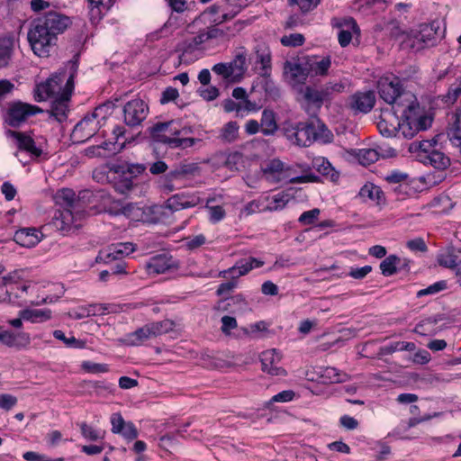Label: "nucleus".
Returning <instances> with one entry per match:
<instances>
[{"label": "nucleus", "instance_id": "46", "mask_svg": "<svg viewBox=\"0 0 461 461\" xmlns=\"http://www.w3.org/2000/svg\"><path fill=\"white\" fill-rule=\"evenodd\" d=\"M359 195L364 198H368L377 204L384 201V195L380 187L374 185H365L359 192Z\"/></svg>", "mask_w": 461, "mask_h": 461}, {"label": "nucleus", "instance_id": "56", "mask_svg": "<svg viewBox=\"0 0 461 461\" xmlns=\"http://www.w3.org/2000/svg\"><path fill=\"white\" fill-rule=\"evenodd\" d=\"M206 242V237L203 234H198L193 237H187L184 240V246L188 250H194L202 247Z\"/></svg>", "mask_w": 461, "mask_h": 461}, {"label": "nucleus", "instance_id": "48", "mask_svg": "<svg viewBox=\"0 0 461 461\" xmlns=\"http://www.w3.org/2000/svg\"><path fill=\"white\" fill-rule=\"evenodd\" d=\"M90 3V15L92 19L99 20L104 11L112 5V0H88Z\"/></svg>", "mask_w": 461, "mask_h": 461}, {"label": "nucleus", "instance_id": "7", "mask_svg": "<svg viewBox=\"0 0 461 461\" xmlns=\"http://www.w3.org/2000/svg\"><path fill=\"white\" fill-rule=\"evenodd\" d=\"M377 91L381 99L389 104H393L394 111L406 104L402 97L408 93L402 91L400 79L393 75L380 77L377 82Z\"/></svg>", "mask_w": 461, "mask_h": 461}, {"label": "nucleus", "instance_id": "49", "mask_svg": "<svg viewBox=\"0 0 461 461\" xmlns=\"http://www.w3.org/2000/svg\"><path fill=\"white\" fill-rule=\"evenodd\" d=\"M90 316L104 315L118 312V305L109 303H93L86 305Z\"/></svg>", "mask_w": 461, "mask_h": 461}, {"label": "nucleus", "instance_id": "4", "mask_svg": "<svg viewBox=\"0 0 461 461\" xmlns=\"http://www.w3.org/2000/svg\"><path fill=\"white\" fill-rule=\"evenodd\" d=\"M264 177L271 183H279L281 181H288L292 184L298 183H313L319 181V176L314 174H305L300 176H293L291 168L286 167L278 158H273L266 161L261 166Z\"/></svg>", "mask_w": 461, "mask_h": 461}, {"label": "nucleus", "instance_id": "44", "mask_svg": "<svg viewBox=\"0 0 461 461\" xmlns=\"http://www.w3.org/2000/svg\"><path fill=\"white\" fill-rule=\"evenodd\" d=\"M147 325L149 327L152 339L173 330L175 327V323L168 319L159 321L149 322L147 323Z\"/></svg>", "mask_w": 461, "mask_h": 461}, {"label": "nucleus", "instance_id": "58", "mask_svg": "<svg viewBox=\"0 0 461 461\" xmlns=\"http://www.w3.org/2000/svg\"><path fill=\"white\" fill-rule=\"evenodd\" d=\"M415 348L416 346L413 342L397 341L386 347L385 351L391 354L396 351H413Z\"/></svg>", "mask_w": 461, "mask_h": 461}, {"label": "nucleus", "instance_id": "26", "mask_svg": "<svg viewBox=\"0 0 461 461\" xmlns=\"http://www.w3.org/2000/svg\"><path fill=\"white\" fill-rule=\"evenodd\" d=\"M172 267H174L172 258L167 255H158L146 263V270L150 276L164 274Z\"/></svg>", "mask_w": 461, "mask_h": 461}, {"label": "nucleus", "instance_id": "1", "mask_svg": "<svg viewBox=\"0 0 461 461\" xmlns=\"http://www.w3.org/2000/svg\"><path fill=\"white\" fill-rule=\"evenodd\" d=\"M402 100L406 101L405 105L396 108L394 111V113H402V119H398L397 129L399 135L411 139L420 131L429 129L431 126L432 119L425 114L412 94L404 95Z\"/></svg>", "mask_w": 461, "mask_h": 461}, {"label": "nucleus", "instance_id": "2", "mask_svg": "<svg viewBox=\"0 0 461 461\" xmlns=\"http://www.w3.org/2000/svg\"><path fill=\"white\" fill-rule=\"evenodd\" d=\"M283 131L288 140L299 147H308L316 140L327 143L332 139L330 131L319 122L314 123L286 121L283 124Z\"/></svg>", "mask_w": 461, "mask_h": 461}, {"label": "nucleus", "instance_id": "38", "mask_svg": "<svg viewBox=\"0 0 461 461\" xmlns=\"http://www.w3.org/2000/svg\"><path fill=\"white\" fill-rule=\"evenodd\" d=\"M309 66V74L311 76H326L331 66V59L330 56L323 57L320 60L307 57Z\"/></svg>", "mask_w": 461, "mask_h": 461}, {"label": "nucleus", "instance_id": "20", "mask_svg": "<svg viewBox=\"0 0 461 461\" xmlns=\"http://www.w3.org/2000/svg\"><path fill=\"white\" fill-rule=\"evenodd\" d=\"M80 218L79 211L77 209L62 208L58 210L53 218V225L61 231L69 230Z\"/></svg>", "mask_w": 461, "mask_h": 461}, {"label": "nucleus", "instance_id": "60", "mask_svg": "<svg viewBox=\"0 0 461 461\" xmlns=\"http://www.w3.org/2000/svg\"><path fill=\"white\" fill-rule=\"evenodd\" d=\"M320 213H321V211L318 208H314V209H312L310 211L303 212L300 215V217L298 219V221L302 225L312 224L313 222H315V221H317V219L320 216Z\"/></svg>", "mask_w": 461, "mask_h": 461}, {"label": "nucleus", "instance_id": "31", "mask_svg": "<svg viewBox=\"0 0 461 461\" xmlns=\"http://www.w3.org/2000/svg\"><path fill=\"white\" fill-rule=\"evenodd\" d=\"M447 138L452 145L453 156H461V119L458 113L455 114V121L447 130Z\"/></svg>", "mask_w": 461, "mask_h": 461}, {"label": "nucleus", "instance_id": "12", "mask_svg": "<svg viewBox=\"0 0 461 461\" xmlns=\"http://www.w3.org/2000/svg\"><path fill=\"white\" fill-rule=\"evenodd\" d=\"M309 68L307 57L293 58L284 63L283 75L293 86L303 85L310 76Z\"/></svg>", "mask_w": 461, "mask_h": 461}, {"label": "nucleus", "instance_id": "19", "mask_svg": "<svg viewBox=\"0 0 461 461\" xmlns=\"http://www.w3.org/2000/svg\"><path fill=\"white\" fill-rule=\"evenodd\" d=\"M135 250L134 245L131 242L112 245L106 250H102L96 258L97 262L110 263L120 257L128 256Z\"/></svg>", "mask_w": 461, "mask_h": 461}, {"label": "nucleus", "instance_id": "33", "mask_svg": "<svg viewBox=\"0 0 461 461\" xmlns=\"http://www.w3.org/2000/svg\"><path fill=\"white\" fill-rule=\"evenodd\" d=\"M23 270H15L0 278V302H11V294L7 285L16 284L23 278Z\"/></svg>", "mask_w": 461, "mask_h": 461}, {"label": "nucleus", "instance_id": "15", "mask_svg": "<svg viewBox=\"0 0 461 461\" xmlns=\"http://www.w3.org/2000/svg\"><path fill=\"white\" fill-rule=\"evenodd\" d=\"M342 87V85L339 84L327 85L320 90L311 86H306L303 91V95L308 104L320 108L323 102L330 98L332 92H340Z\"/></svg>", "mask_w": 461, "mask_h": 461}, {"label": "nucleus", "instance_id": "22", "mask_svg": "<svg viewBox=\"0 0 461 461\" xmlns=\"http://www.w3.org/2000/svg\"><path fill=\"white\" fill-rule=\"evenodd\" d=\"M256 64L260 65L258 74L263 77H268L272 70V55L270 48L261 42L255 47Z\"/></svg>", "mask_w": 461, "mask_h": 461}, {"label": "nucleus", "instance_id": "24", "mask_svg": "<svg viewBox=\"0 0 461 461\" xmlns=\"http://www.w3.org/2000/svg\"><path fill=\"white\" fill-rule=\"evenodd\" d=\"M6 134L16 140L20 150H25L36 158L41 155L42 150L36 146L33 139L25 132L9 130L6 131Z\"/></svg>", "mask_w": 461, "mask_h": 461}, {"label": "nucleus", "instance_id": "16", "mask_svg": "<svg viewBox=\"0 0 461 461\" xmlns=\"http://www.w3.org/2000/svg\"><path fill=\"white\" fill-rule=\"evenodd\" d=\"M73 90L74 82L69 80L63 95L51 101L50 114L59 122H64L68 117V104Z\"/></svg>", "mask_w": 461, "mask_h": 461}, {"label": "nucleus", "instance_id": "54", "mask_svg": "<svg viewBox=\"0 0 461 461\" xmlns=\"http://www.w3.org/2000/svg\"><path fill=\"white\" fill-rule=\"evenodd\" d=\"M304 36L301 33H292L285 35L281 38L280 41L283 46L286 47H299L304 43Z\"/></svg>", "mask_w": 461, "mask_h": 461}, {"label": "nucleus", "instance_id": "52", "mask_svg": "<svg viewBox=\"0 0 461 461\" xmlns=\"http://www.w3.org/2000/svg\"><path fill=\"white\" fill-rule=\"evenodd\" d=\"M357 158L362 165L367 166L377 161L379 158V154L375 149H363L359 150Z\"/></svg>", "mask_w": 461, "mask_h": 461}, {"label": "nucleus", "instance_id": "41", "mask_svg": "<svg viewBox=\"0 0 461 461\" xmlns=\"http://www.w3.org/2000/svg\"><path fill=\"white\" fill-rule=\"evenodd\" d=\"M58 204L63 208L77 209L79 202L76 199V194L71 189H62L55 195Z\"/></svg>", "mask_w": 461, "mask_h": 461}, {"label": "nucleus", "instance_id": "63", "mask_svg": "<svg viewBox=\"0 0 461 461\" xmlns=\"http://www.w3.org/2000/svg\"><path fill=\"white\" fill-rule=\"evenodd\" d=\"M82 368L92 374L105 373L109 371L106 364H98L91 361H85L82 363Z\"/></svg>", "mask_w": 461, "mask_h": 461}, {"label": "nucleus", "instance_id": "28", "mask_svg": "<svg viewBox=\"0 0 461 461\" xmlns=\"http://www.w3.org/2000/svg\"><path fill=\"white\" fill-rule=\"evenodd\" d=\"M316 374L322 384L344 383L348 380V375L346 373L332 366H320L317 368Z\"/></svg>", "mask_w": 461, "mask_h": 461}, {"label": "nucleus", "instance_id": "61", "mask_svg": "<svg viewBox=\"0 0 461 461\" xmlns=\"http://www.w3.org/2000/svg\"><path fill=\"white\" fill-rule=\"evenodd\" d=\"M80 429L82 436L91 441H95L99 438H102L103 436L100 435L99 431L95 429L92 426L87 425L86 422L80 423Z\"/></svg>", "mask_w": 461, "mask_h": 461}, {"label": "nucleus", "instance_id": "37", "mask_svg": "<svg viewBox=\"0 0 461 461\" xmlns=\"http://www.w3.org/2000/svg\"><path fill=\"white\" fill-rule=\"evenodd\" d=\"M199 50L200 48L192 38L184 40L176 47V51L180 52V59L185 63L194 61L195 58L193 56Z\"/></svg>", "mask_w": 461, "mask_h": 461}, {"label": "nucleus", "instance_id": "47", "mask_svg": "<svg viewBox=\"0 0 461 461\" xmlns=\"http://www.w3.org/2000/svg\"><path fill=\"white\" fill-rule=\"evenodd\" d=\"M214 201L215 198L207 199L205 208L207 209L209 213L210 222L218 223L225 218L226 212L224 208L221 205H211V203Z\"/></svg>", "mask_w": 461, "mask_h": 461}, {"label": "nucleus", "instance_id": "5", "mask_svg": "<svg viewBox=\"0 0 461 461\" xmlns=\"http://www.w3.org/2000/svg\"><path fill=\"white\" fill-rule=\"evenodd\" d=\"M438 26L434 23H421L408 31L406 40L402 42V50L418 52L437 44Z\"/></svg>", "mask_w": 461, "mask_h": 461}, {"label": "nucleus", "instance_id": "32", "mask_svg": "<svg viewBox=\"0 0 461 461\" xmlns=\"http://www.w3.org/2000/svg\"><path fill=\"white\" fill-rule=\"evenodd\" d=\"M23 321L32 323H41L51 319L52 312L50 309H23L19 312Z\"/></svg>", "mask_w": 461, "mask_h": 461}, {"label": "nucleus", "instance_id": "35", "mask_svg": "<svg viewBox=\"0 0 461 461\" xmlns=\"http://www.w3.org/2000/svg\"><path fill=\"white\" fill-rule=\"evenodd\" d=\"M261 132L265 136H270L276 133L278 129L276 116L274 111L264 109L260 120Z\"/></svg>", "mask_w": 461, "mask_h": 461}, {"label": "nucleus", "instance_id": "55", "mask_svg": "<svg viewBox=\"0 0 461 461\" xmlns=\"http://www.w3.org/2000/svg\"><path fill=\"white\" fill-rule=\"evenodd\" d=\"M248 25L247 21L238 20L223 29L224 38L230 39L240 33Z\"/></svg>", "mask_w": 461, "mask_h": 461}, {"label": "nucleus", "instance_id": "23", "mask_svg": "<svg viewBox=\"0 0 461 461\" xmlns=\"http://www.w3.org/2000/svg\"><path fill=\"white\" fill-rule=\"evenodd\" d=\"M375 103V96L372 91L357 92L350 96L349 107L356 113H367Z\"/></svg>", "mask_w": 461, "mask_h": 461}, {"label": "nucleus", "instance_id": "36", "mask_svg": "<svg viewBox=\"0 0 461 461\" xmlns=\"http://www.w3.org/2000/svg\"><path fill=\"white\" fill-rule=\"evenodd\" d=\"M398 118L392 113H385L384 117L378 122L380 132L385 137H394L399 135L397 129Z\"/></svg>", "mask_w": 461, "mask_h": 461}, {"label": "nucleus", "instance_id": "59", "mask_svg": "<svg viewBox=\"0 0 461 461\" xmlns=\"http://www.w3.org/2000/svg\"><path fill=\"white\" fill-rule=\"evenodd\" d=\"M437 143V140L435 139L432 140H424L419 142L418 147L420 149L419 157L420 160L422 161L426 155H429L430 152H433L435 149V145Z\"/></svg>", "mask_w": 461, "mask_h": 461}, {"label": "nucleus", "instance_id": "53", "mask_svg": "<svg viewBox=\"0 0 461 461\" xmlns=\"http://www.w3.org/2000/svg\"><path fill=\"white\" fill-rule=\"evenodd\" d=\"M133 180L131 179L128 176H119V179L114 183V188L120 194H127L133 188Z\"/></svg>", "mask_w": 461, "mask_h": 461}, {"label": "nucleus", "instance_id": "34", "mask_svg": "<svg viewBox=\"0 0 461 461\" xmlns=\"http://www.w3.org/2000/svg\"><path fill=\"white\" fill-rule=\"evenodd\" d=\"M14 40L13 37L0 38V68H7L13 58Z\"/></svg>", "mask_w": 461, "mask_h": 461}, {"label": "nucleus", "instance_id": "40", "mask_svg": "<svg viewBox=\"0 0 461 461\" xmlns=\"http://www.w3.org/2000/svg\"><path fill=\"white\" fill-rule=\"evenodd\" d=\"M199 172V167L196 163H183L170 171L169 177L177 178L179 181L187 177L194 176Z\"/></svg>", "mask_w": 461, "mask_h": 461}, {"label": "nucleus", "instance_id": "11", "mask_svg": "<svg viewBox=\"0 0 461 461\" xmlns=\"http://www.w3.org/2000/svg\"><path fill=\"white\" fill-rule=\"evenodd\" d=\"M246 55L239 53L230 62L215 64L212 70L227 82H240L246 71Z\"/></svg>", "mask_w": 461, "mask_h": 461}, {"label": "nucleus", "instance_id": "18", "mask_svg": "<svg viewBox=\"0 0 461 461\" xmlns=\"http://www.w3.org/2000/svg\"><path fill=\"white\" fill-rule=\"evenodd\" d=\"M201 203V198L195 194L180 193L170 196L165 203V208L171 212L192 208Z\"/></svg>", "mask_w": 461, "mask_h": 461}, {"label": "nucleus", "instance_id": "62", "mask_svg": "<svg viewBox=\"0 0 461 461\" xmlns=\"http://www.w3.org/2000/svg\"><path fill=\"white\" fill-rule=\"evenodd\" d=\"M261 211H266L265 208L262 209L261 208V203L260 201L258 200H253L249 203H248L240 211V217H243V216H249L253 213H256V212H261Z\"/></svg>", "mask_w": 461, "mask_h": 461}, {"label": "nucleus", "instance_id": "3", "mask_svg": "<svg viewBox=\"0 0 461 461\" xmlns=\"http://www.w3.org/2000/svg\"><path fill=\"white\" fill-rule=\"evenodd\" d=\"M149 131L153 140L165 143L172 149L191 148L201 141L200 139L185 137L191 132V129H180L174 121L156 123Z\"/></svg>", "mask_w": 461, "mask_h": 461}, {"label": "nucleus", "instance_id": "57", "mask_svg": "<svg viewBox=\"0 0 461 461\" xmlns=\"http://www.w3.org/2000/svg\"><path fill=\"white\" fill-rule=\"evenodd\" d=\"M288 195L285 194H277L272 197L271 203L265 208L267 211H277L285 206L288 203Z\"/></svg>", "mask_w": 461, "mask_h": 461}, {"label": "nucleus", "instance_id": "27", "mask_svg": "<svg viewBox=\"0 0 461 461\" xmlns=\"http://www.w3.org/2000/svg\"><path fill=\"white\" fill-rule=\"evenodd\" d=\"M264 265V262L255 258H249L248 259H241L236 263L235 266L229 268L228 270L222 272L223 274H230L233 279L238 278L239 276H244L248 274L250 270L254 268H258Z\"/></svg>", "mask_w": 461, "mask_h": 461}, {"label": "nucleus", "instance_id": "43", "mask_svg": "<svg viewBox=\"0 0 461 461\" xmlns=\"http://www.w3.org/2000/svg\"><path fill=\"white\" fill-rule=\"evenodd\" d=\"M150 331L148 325H144L135 331L127 334L126 341L130 346H140L145 341L151 339Z\"/></svg>", "mask_w": 461, "mask_h": 461}, {"label": "nucleus", "instance_id": "9", "mask_svg": "<svg viewBox=\"0 0 461 461\" xmlns=\"http://www.w3.org/2000/svg\"><path fill=\"white\" fill-rule=\"evenodd\" d=\"M28 41L35 55L48 57L56 45L57 38L36 21L28 32Z\"/></svg>", "mask_w": 461, "mask_h": 461}, {"label": "nucleus", "instance_id": "50", "mask_svg": "<svg viewBox=\"0 0 461 461\" xmlns=\"http://www.w3.org/2000/svg\"><path fill=\"white\" fill-rule=\"evenodd\" d=\"M239 136V125L236 122H227L221 130L220 138L225 142H233Z\"/></svg>", "mask_w": 461, "mask_h": 461}, {"label": "nucleus", "instance_id": "39", "mask_svg": "<svg viewBox=\"0 0 461 461\" xmlns=\"http://www.w3.org/2000/svg\"><path fill=\"white\" fill-rule=\"evenodd\" d=\"M312 167L322 176H329L331 181H337L339 178V173L334 169L330 161L323 157L313 158Z\"/></svg>", "mask_w": 461, "mask_h": 461}, {"label": "nucleus", "instance_id": "21", "mask_svg": "<svg viewBox=\"0 0 461 461\" xmlns=\"http://www.w3.org/2000/svg\"><path fill=\"white\" fill-rule=\"evenodd\" d=\"M262 370L271 375H284L285 370L279 364L281 356L276 349L266 350L261 354Z\"/></svg>", "mask_w": 461, "mask_h": 461}, {"label": "nucleus", "instance_id": "17", "mask_svg": "<svg viewBox=\"0 0 461 461\" xmlns=\"http://www.w3.org/2000/svg\"><path fill=\"white\" fill-rule=\"evenodd\" d=\"M37 21L56 38L65 32L70 23L68 16L56 12H50Z\"/></svg>", "mask_w": 461, "mask_h": 461}, {"label": "nucleus", "instance_id": "64", "mask_svg": "<svg viewBox=\"0 0 461 461\" xmlns=\"http://www.w3.org/2000/svg\"><path fill=\"white\" fill-rule=\"evenodd\" d=\"M126 423L121 413L115 412L111 415V430L113 433L119 434Z\"/></svg>", "mask_w": 461, "mask_h": 461}, {"label": "nucleus", "instance_id": "30", "mask_svg": "<svg viewBox=\"0 0 461 461\" xmlns=\"http://www.w3.org/2000/svg\"><path fill=\"white\" fill-rule=\"evenodd\" d=\"M0 343L8 347H25L30 344V336L25 332L14 333L0 326Z\"/></svg>", "mask_w": 461, "mask_h": 461}, {"label": "nucleus", "instance_id": "45", "mask_svg": "<svg viewBox=\"0 0 461 461\" xmlns=\"http://www.w3.org/2000/svg\"><path fill=\"white\" fill-rule=\"evenodd\" d=\"M401 263V258L395 255H390L380 263V269L382 274L384 276H393V274L397 273Z\"/></svg>", "mask_w": 461, "mask_h": 461}, {"label": "nucleus", "instance_id": "10", "mask_svg": "<svg viewBox=\"0 0 461 461\" xmlns=\"http://www.w3.org/2000/svg\"><path fill=\"white\" fill-rule=\"evenodd\" d=\"M42 112L43 110L37 105L21 101L12 102L6 109L5 122L11 127H20L30 117Z\"/></svg>", "mask_w": 461, "mask_h": 461}, {"label": "nucleus", "instance_id": "42", "mask_svg": "<svg viewBox=\"0 0 461 461\" xmlns=\"http://www.w3.org/2000/svg\"><path fill=\"white\" fill-rule=\"evenodd\" d=\"M422 162L429 164L437 169H445L450 165V158L443 152L435 149L429 155H426Z\"/></svg>", "mask_w": 461, "mask_h": 461}, {"label": "nucleus", "instance_id": "8", "mask_svg": "<svg viewBox=\"0 0 461 461\" xmlns=\"http://www.w3.org/2000/svg\"><path fill=\"white\" fill-rule=\"evenodd\" d=\"M105 106H98L91 114L86 115L73 129L71 137L74 141L81 143L95 135L101 127V121L105 119L103 112Z\"/></svg>", "mask_w": 461, "mask_h": 461}, {"label": "nucleus", "instance_id": "51", "mask_svg": "<svg viewBox=\"0 0 461 461\" xmlns=\"http://www.w3.org/2000/svg\"><path fill=\"white\" fill-rule=\"evenodd\" d=\"M53 336L58 340L62 341L68 348H83L86 346L85 341L77 339L74 336L66 337L65 333L60 330H54Z\"/></svg>", "mask_w": 461, "mask_h": 461}, {"label": "nucleus", "instance_id": "25", "mask_svg": "<svg viewBox=\"0 0 461 461\" xmlns=\"http://www.w3.org/2000/svg\"><path fill=\"white\" fill-rule=\"evenodd\" d=\"M459 253L460 251L456 250L454 248H447L437 255V262L440 267L455 270L456 273L458 269H461Z\"/></svg>", "mask_w": 461, "mask_h": 461}, {"label": "nucleus", "instance_id": "14", "mask_svg": "<svg viewBox=\"0 0 461 461\" xmlns=\"http://www.w3.org/2000/svg\"><path fill=\"white\" fill-rule=\"evenodd\" d=\"M331 26L339 30L338 41L341 47H347L352 41L353 34L360 35V29L352 17H334Z\"/></svg>", "mask_w": 461, "mask_h": 461}, {"label": "nucleus", "instance_id": "6", "mask_svg": "<svg viewBox=\"0 0 461 461\" xmlns=\"http://www.w3.org/2000/svg\"><path fill=\"white\" fill-rule=\"evenodd\" d=\"M74 82V74L67 76L65 71L51 75L47 80L37 84L33 89V98L36 102H44L48 99H57L63 95L68 82Z\"/></svg>", "mask_w": 461, "mask_h": 461}, {"label": "nucleus", "instance_id": "29", "mask_svg": "<svg viewBox=\"0 0 461 461\" xmlns=\"http://www.w3.org/2000/svg\"><path fill=\"white\" fill-rule=\"evenodd\" d=\"M41 232L35 228H23L15 231L14 241L26 248L37 245L41 240Z\"/></svg>", "mask_w": 461, "mask_h": 461}, {"label": "nucleus", "instance_id": "13", "mask_svg": "<svg viewBox=\"0 0 461 461\" xmlns=\"http://www.w3.org/2000/svg\"><path fill=\"white\" fill-rule=\"evenodd\" d=\"M149 109L141 99L136 98L127 102L123 106V120L130 127L140 126L148 117Z\"/></svg>", "mask_w": 461, "mask_h": 461}]
</instances>
